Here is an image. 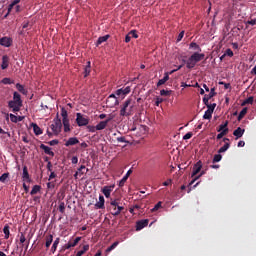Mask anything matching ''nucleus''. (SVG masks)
I'll return each mask as SVG.
<instances>
[{
  "label": "nucleus",
  "mask_w": 256,
  "mask_h": 256,
  "mask_svg": "<svg viewBox=\"0 0 256 256\" xmlns=\"http://www.w3.org/2000/svg\"><path fill=\"white\" fill-rule=\"evenodd\" d=\"M109 211L113 217H119L122 211H125V207L121 203L120 198H110Z\"/></svg>",
  "instance_id": "1"
},
{
  "label": "nucleus",
  "mask_w": 256,
  "mask_h": 256,
  "mask_svg": "<svg viewBox=\"0 0 256 256\" xmlns=\"http://www.w3.org/2000/svg\"><path fill=\"white\" fill-rule=\"evenodd\" d=\"M205 59V54L194 52L187 60H182L185 63L187 69H195L197 63Z\"/></svg>",
  "instance_id": "2"
},
{
  "label": "nucleus",
  "mask_w": 256,
  "mask_h": 256,
  "mask_svg": "<svg viewBox=\"0 0 256 256\" xmlns=\"http://www.w3.org/2000/svg\"><path fill=\"white\" fill-rule=\"evenodd\" d=\"M133 115V100L128 98L120 109V117H130Z\"/></svg>",
  "instance_id": "3"
},
{
  "label": "nucleus",
  "mask_w": 256,
  "mask_h": 256,
  "mask_svg": "<svg viewBox=\"0 0 256 256\" xmlns=\"http://www.w3.org/2000/svg\"><path fill=\"white\" fill-rule=\"evenodd\" d=\"M21 0H12L8 5V13H21Z\"/></svg>",
  "instance_id": "4"
},
{
  "label": "nucleus",
  "mask_w": 256,
  "mask_h": 256,
  "mask_svg": "<svg viewBox=\"0 0 256 256\" xmlns=\"http://www.w3.org/2000/svg\"><path fill=\"white\" fill-rule=\"evenodd\" d=\"M76 123L78 127H87L89 125V117L81 113L76 114Z\"/></svg>",
  "instance_id": "5"
},
{
  "label": "nucleus",
  "mask_w": 256,
  "mask_h": 256,
  "mask_svg": "<svg viewBox=\"0 0 256 256\" xmlns=\"http://www.w3.org/2000/svg\"><path fill=\"white\" fill-rule=\"evenodd\" d=\"M50 127H51L54 135H59V133H61V129L63 127V124L61 123V120L59 119V115H57V118L54 119V123L51 124Z\"/></svg>",
  "instance_id": "6"
},
{
  "label": "nucleus",
  "mask_w": 256,
  "mask_h": 256,
  "mask_svg": "<svg viewBox=\"0 0 256 256\" xmlns=\"http://www.w3.org/2000/svg\"><path fill=\"white\" fill-rule=\"evenodd\" d=\"M8 107L10 109H12L13 113H17V112L21 111V107H23V104H20L19 102H14V101L10 100L8 102Z\"/></svg>",
  "instance_id": "7"
},
{
  "label": "nucleus",
  "mask_w": 256,
  "mask_h": 256,
  "mask_svg": "<svg viewBox=\"0 0 256 256\" xmlns=\"http://www.w3.org/2000/svg\"><path fill=\"white\" fill-rule=\"evenodd\" d=\"M201 169H203V162L198 161L194 166L192 170L191 177H197L199 173H201Z\"/></svg>",
  "instance_id": "8"
},
{
  "label": "nucleus",
  "mask_w": 256,
  "mask_h": 256,
  "mask_svg": "<svg viewBox=\"0 0 256 256\" xmlns=\"http://www.w3.org/2000/svg\"><path fill=\"white\" fill-rule=\"evenodd\" d=\"M0 45L2 47H11L13 45V38L7 36L0 38Z\"/></svg>",
  "instance_id": "9"
},
{
  "label": "nucleus",
  "mask_w": 256,
  "mask_h": 256,
  "mask_svg": "<svg viewBox=\"0 0 256 256\" xmlns=\"http://www.w3.org/2000/svg\"><path fill=\"white\" fill-rule=\"evenodd\" d=\"M113 189H115V185L104 186L102 188V193L106 197V199H109V197H111V193L113 192Z\"/></svg>",
  "instance_id": "10"
},
{
  "label": "nucleus",
  "mask_w": 256,
  "mask_h": 256,
  "mask_svg": "<svg viewBox=\"0 0 256 256\" xmlns=\"http://www.w3.org/2000/svg\"><path fill=\"white\" fill-rule=\"evenodd\" d=\"M130 93H131V87L127 86L126 88H120L116 90L115 95H117L118 97L123 95L125 97V95H129Z\"/></svg>",
  "instance_id": "11"
},
{
  "label": "nucleus",
  "mask_w": 256,
  "mask_h": 256,
  "mask_svg": "<svg viewBox=\"0 0 256 256\" xmlns=\"http://www.w3.org/2000/svg\"><path fill=\"white\" fill-rule=\"evenodd\" d=\"M149 225V219L140 220L136 223V231H141V229H145Z\"/></svg>",
  "instance_id": "12"
},
{
  "label": "nucleus",
  "mask_w": 256,
  "mask_h": 256,
  "mask_svg": "<svg viewBox=\"0 0 256 256\" xmlns=\"http://www.w3.org/2000/svg\"><path fill=\"white\" fill-rule=\"evenodd\" d=\"M40 149H42V151H44V153H45L46 155H50V157H55V152H53V151L51 150V147H49V146H47V145H45V144H41V145H40Z\"/></svg>",
  "instance_id": "13"
},
{
  "label": "nucleus",
  "mask_w": 256,
  "mask_h": 256,
  "mask_svg": "<svg viewBox=\"0 0 256 256\" xmlns=\"http://www.w3.org/2000/svg\"><path fill=\"white\" fill-rule=\"evenodd\" d=\"M22 179L26 183H31V176H29V170L27 169V166L23 167Z\"/></svg>",
  "instance_id": "14"
},
{
  "label": "nucleus",
  "mask_w": 256,
  "mask_h": 256,
  "mask_svg": "<svg viewBox=\"0 0 256 256\" xmlns=\"http://www.w3.org/2000/svg\"><path fill=\"white\" fill-rule=\"evenodd\" d=\"M9 61H10L9 56H7V55L2 56L1 69L3 71H5V69L9 68Z\"/></svg>",
  "instance_id": "15"
},
{
  "label": "nucleus",
  "mask_w": 256,
  "mask_h": 256,
  "mask_svg": "<svg viewBox=\"0 0 256 256\" xmlns=\"http://www.w3.org/2000/svg\"><path fill=\"white\" fill-rule=\"evenodd\" d=\"M79 143V139L77 137H70L66 142H65V147H71L73 145H77Z\"/></svg>",
  "instance_id": "16"
},
{
  "label": "nucleus",
  "mask_w": 256,
  "mask_h": 256,
  "mask_svg": "<svg viewBox=\"0 0 256 256\" xmlns=\"http://www.w3.org/2000/svg\"><path fill=\"white\" fill-rule=\"evenodd\" d=\"M245 134V129L238 127L236 130H234L233 135L236 137V139H241L243 135Z\"/></svg>",
  "instance_id": "17"
},
{
  "label": "nucleus",
  "mask_w": 256,
  "mask_h": 256,
  "mask_svg": "<svg viewBox=\"0 0 256 256\" xmlns=\"http://www.w3.org/2000/svg\"><path fill=\"white\" fill-rule=\"evenodd\" d=\"M96 209H105V197L99 196V201L95 204Z\"/></svg>",
  "instance_id": "18"
},
{
  "label": "nucleus",
  "mask_w": 256,
  "mask_h": 256,
  "mask_svg": "<svg viewBox=\"0 0 256 256\" xmlns=\"http://www.w3.org/2000/svg\"><path fill=\"white\" fill-rule=\"evenodd\" d=\"M169 81V72L164 74V77L160 79L157 83V87H161V85H165Z\"/></svg>",
  "instance_id": "19"
},
{
  "label": "nucleus",
  "mask_w": 256,
  "mask_h": 256,
  "mask_svg": "<svg viewBox=\"0 0 256 256\" xmlns=\"http://www.w3.org/2000/svg\"><path fill=\"white\" fill-rule=\"evenodd\" d=\"M51 243H53V234H49L45 237V247L49 249L51 247Z\"/></svg>",
  "instance_id": "20"
},
{
  "label": "nucleus",
  "mask_w": 256,
  "mask_h": 256,
  "mask_svg": "<svg viewBox=\"0 0 256 256\" xmlns=\"http://www.w3.org/2000/svg\"><path fill=\"white\" fill-rule=\"evenodd\" d=\"M31 127L33 128L35 135H43V130L41 129V127H39V125L32 123Z\"/></svg>",
  "instance_id": "21"
},
{
  "label": "nucleus",
  "mask_w": 256,
  "mask_h": 256,
  "mask_svg": "<svg viewBox=\"0 0 256 256\" xmlns=\"http://www.w3.org/2000/svg\"><path fill=\"white\" fill-rule=\"evenodd\" d=\"M16 103H20L21 105H23V100H21V94H19L18 92H14L13 93V100Z\"/></svg>",
  "instance_id": "22"
},
{
  "label": "nucleus",
  "mask_w": 256,
  "mask_h": 256,
  "mask_svg": "<svg viewBox=\"0 0 256 256\" xmlns=\"http://www.w3.org/2000/svg\"><path fill=\"white\" fill-rule=\"evenodd\" d=\"M106 104L108 107H115V106L119 105V100L113 101V99L108 97L106 100Z\"/></svg>",
  "instance_id": "23"
},
{
  "label": "nucleus",
  "mask_w": 256,
  "mask_h": 256,
  "mask_svg": "<svg viewBox=\"0 0 256 256\" xmlns=\"http://www.w3.org/2000/svg\"><path fill=\"white\" fill-rule=\"evenodd\" d=\"M91 73V61L87 62V65L84 68V77H89Z\"/></svg>",
  "instance_id": "24"
},
{
  "label": "nucleus",
  "mask_w": 256,
  "mask_h": 256,
  "mask_svg": "<svg viewBox=\"0 0 256 256\" xmlns=\"http://www.w3.org/2000/svg\"><path fill=\"white\" fill-rule=\"evenodd\" d=\"M108 39H109V35L99 37L96 42V47H99V45H101L102 43H105V41H107Z\"/></svg>",
  "instance_id": "25"
},
{
  "label": "nucleus",
  "mask_w": 256,
  "mask_h": 256,
  "mask_svg": "<svg viewBox=\"0 0 256 256\" xmlns=\"http://www.w3.org/2000/svg\"><path fill=\"white\" fill-rule=\"evenodd\" d=\"M61 241L60 238H56L55 241L53 242V245L51 247V253H55L57 251V247H59V242Z\"/></svg>",
  "instance_id": "26"
},
{
  "label": "nucleus",
  "mask_w": 256,
  "mask_h": 256,
  "mask_svg": "<svg viewBox=\"0 0 256 256\" xmlns=\"http://www.w3.org/2000/svg\"><path fill=\"white\" fill-rule=\"evenodd\" d=\"M16 89L19 91V93H22V95H27V89L19 83L16 84Z\"/></svg>",
  "instance_id": "27"
},
{
  "label": "nucleus",
  "mask_w": 256,
  "mask_h": 256,
  "mask_svg": "<svg viewBox=\"0 0 256 256\" xmlns=\"http://www.w3.org/2000/svg\"><path fill=\"white\" fill-rule=\"evenodd\" d=\"M107 127V122L101 121L96 125L97 131H103Z\"/></svg>",
  "instance_id": "28"
},
{
  "label": "nucleus",
  "mask_w": 256,
  "mask_h": 256,
  "mask_svg": "<svg viewBox=\"0 0 256 256\" xmlns=\"http://www.w3.org/2000/svg\"><path fill=\"white\" fill-rule=\"evenodd\" d=\"M253 101H254L253 96H250L242 102L241 106L245 107V105H253Z\"/></svg>",
  "instance_id": "29"
},
{
  "label": "nucleus",
  "mask_w": 256,
  "mask_h": 256,
  "mask_svg": "<svg viewBox=\"0 0 256 256\" xmlns=\"http://www.w3.org/2000/svg\"><path fill=\"white\" fill-rule=\"evenodd\" d=\"M87 251H89V245L88 244L84 245L83 249L78 251L76 256H83V255H85V253H87Z\"/></svg>",
  "instance_id": "30"
},
{
  "label": "nucleus",
  "mask_w": 256,
  "mask_h": 256,
  "mask_svg": "<svg viewBox=\"0 0 256 256\" xmlns=\"http://www.w3.org/2000/svg\"><path fill=\"white\" fill-rule=\"evenodd\" d=\"M62 123L64 125V132L69 133V131H71V125L69 124V120H64L62 121Z\"/></svg>",
  "instance_id": "31"
},
{
  "label": "nucleus",
  "mask_w": 256,
  "mask_h": 256,
  "mask_svg": "<svg viewBox=\"0 0 256 256\" xmlns=\"http://www.w3.org/2000/svg\"><path fill=\"white\" fill-rule=\"evenodd\" d=\"M189 49H193L194 51H201V46L195 42H191L189 45Z\"/></svg>",
  "instance_id": "32"
},
{
  "label": "nucleus",
  "mask_w": 256,
  "mask_h": 256,
  "mask_svg": "<svg viewBox=\"0 0 256 256\" xmlns=\"http://www.w3.org/2000/svg\"><path fill=\"white\" fill-rule=\"evenodd\" d=\"M39 191H41V186L40 185H34L30 195H37V193H39Z\"/></svg>",
  "instance_id": "33"
},
{
  "label": "nucleus",
  "mask_w": 256,
  "mask_h": 256,
  "mask_svg": "<svg viewBox=\"0 0 256 256\" xmlns=\"http://www.w3.org/2000/svg\"><path fill=\"white\" fill-rule=\"evenodd\" d=\"M247 111H248L247 107H245L241 110V112L238 115V121H241L243 119V117H245V115H247Z\"/></svg>",
  "instance_id": "34"
},
{
  "label": "nucleus",
  "mask_w": 256,
  "mask_h": 256,
  "mask_svg": "<svg viewBox=\"0 0 256 256\" xmlns=\"http://www.w3.org/2000/svg\"><path fill=\"white\" fill-rule=\"evenodd\" d=\"M61 116H62V121H69L67 110L65 108H61Z\"/></svg>",
  "instance_id": "35"
},
{
  "label": "nucleus",
  "mask_w": 256,
  "mask_h": 256,
  "mask_svg": "<svg viewBox=\"0 0 256 256\" xmlns=\"http://www.w3.org/2000/svg\"><path fill=\"white\" fill-rule=\"evenodd\" d=\"M229 147H231V144L225 143L224 146H222V147L218 150V153H219V154L225 153V151H227V150L229 149Z\"/></svg>",
  "instance_id": "36"
},
{
  "label": "nucleus",
  "mask_w": 256,
  "mask_h": 256,
  "mask_svg": "<svg viewBox=\"0 0 256 256\" xmlns=\"http://www.w3.org/2000/svg\"><path fill=\"white\" fill-rule=\"evenodd\" d=\"M228 125H229V121H226L224 124H221L219 126V129H217L218 133L225 131V129H229L227 128Z\"/></svg>",
  "instance_id": "37"
},
{
  "label": "nucleus",
  "mask_w": 256,
  "mask_h": 256,
  "mask_svg": "<svg viewBox=\"0 0 256 256\" xmlns=\"http://www.w3.org/2000/svg\"><path fill=\"white\" fill-rule=\"evenodd\" d=\"M85 169H86L85 165H81V166L78 168V170L76 171V173H78L79 177H81V175H85V173H87V172H85Z\"/></svg>",
  "instance_id": "38"
},
{
  "label": "nucleus",
  "mask_w": 256,
  "mask_h": 256,
  "mask_svg": "<svg viewBox=\"0 0 256 256\" xmlns=\"http://www.w3.org/2000/svg\"><path fill=\"white\" fill-rule=\"evenodd\" d=\"M118 245H119L118 241L114 242L110 247L106 249V253H111V251H113V249H115Z\"/></svg>",
  "instance_id": "39"
},
{
  "label": "nucleus",
  "mask_w": 256,
  "mask_h": 256,
  "mask_svg": "<svg viewBox=\"0 0 256 256\" xmlns=\"http://www.w3.org/2000/svg\"><path fill=\"white\" fill-rule=\"evenodd\" d=\"M227 133H229V129H225V130H223L222 132H220L218 135H217V137H216V139H223V137H225V135H227Z\"/></svg>",
  "instance_id": "40"
},
{
  "label": "nucleus",
  "mask_w": 256,
  "mask_h": 256,
  "mask_svg": "<svg viewBox=\"0 0 256 256\" xmlns=\"http://www.w3.org/2000/svg\"><path fill=\"white\" fill-rule=\"evenodd\" d=\"M3 233H4V235H5V239H9V235H10V232H9V225L4 226V228H3Z\"/></svg>",
  "instance_id": "41"
},
{
  "label": "nucleus",
  "mask_w": 256,
  "mask_h": 256,
  "mask_svg": "<svg viewBox=\"0 0 256 256\" xmlns=\"http://www.w3.org/2000/svg\"><path fill=\"white\" fill-rule=\"evenodd\" d=\"M163 203L162 202H158L152 209L151 212L155 213V211H159V209H161Z\"/></svg>",
  "instance_id": "42"
},
{
  "label": "nucleus",
  "mask_w": 256,
  "mask_h": 256,
  "mask_svg": "<svg viewBox=\"0 0 256 256\" xmlns=\"http://www.w3.org/2000/svg\"><path fill=\"white\" fill-rule=\"evenodd\" d=\"M7 179H9V173H4L0 176L1 183H5V181H7Z\"/></svg>",
  "instance_id": "43"
},
{
  "label": "nucleus",
  "mask_w": 256,
  "mask_h": 256,
  "mask_svg": "<svg viewBox=\"0 0 256 256\" xmlns=\"http://www.w3.org/2000/svg\"><path fill=\"white\" fill-rule=\"evenodd\" d=\"M213 117V112L207 110L204 115H203V119H211Z\"/></svg>",
  "instance_id": "44"
},
{
  "label": "nucleus",
  "mask_w": 256,
  "mask_h": 256,
  "mask_svg": "<svg viewBox=\"0 0 256 256\" xmlns=\"http://www.w3.org/2000/svg\"><path fill=\"white\" fill-rule=\"evenodd\" d=\"M206 107H208V111H210V113H213L215 111V108L217 107V104L216 103L208 104L206 105Z\"/></svg>",
  "instance_id": "45"
},
{
  "label": "nucleus",
  "mask_w": 256,
  "mask_h": 256,
  "mask_svg": "<svg viewBox=\"0 0 256 256\" xmlns=\"http://www.w3.org/2000/svg\"><path fill=\"white\" fill-rule=\"evenodd\" d=\"M221 159H223V156L221 154H216V155H214L213 163H219V161H221Z\"/></svg>",
  "instance_id": "46"
},
{
  "label": "nucleus",
  "mask_w": 256,
  "mask_h": 256,
  "mask_svg": "<svg viewBox=\"0 0 256 256\" xmlns=\"http://www.w3.org/2000/svg\"><path fill=\"white\" fill-rule=\"evenodd\" d=\"M79 241H81V237H76L73 242H70L71 247H77Z\"/></svg>",
  "instance_id": "47"
},
{
  "label": "nucleus",
  "mask_w": 256,
  "mask_h": 256,
  "mask_svg": "<svg viewBox=\"0 0 256 256\" xmlns=\"http://www.w3.org/2000/svg\"><path fill=\"white\" fill-rule=\"evenodd\" d=\"M128 35H130V37H133L134 39H139V35L137 34V30H131Z\"/></svg>",
  "instance_id": "48"
},
{
  "label": "nucleus",
  "mask_w": 256,
  "mask_h": 256,
  "mask_svg": "<svg viewBox=\"0 0 256 256\" xmlns=\"http://www.w3.org/2000/svg\"><path fill=\"white\" fill-rule=\"evenodd\" d=\"M217 95V92H215V88L210 89V93L208 94V99H213Z\"/></svg>",
  "instance_id": "49"
},
{
  "label": "nucleus",
  "mask_w": 256,
  "mask_h": 256,
  "mask_svg": "<svg viewBox=\"0 0 256 256\" xmlns=\"http://www.w3.org/2000/svg\"><path fill=\"white\" fill-rule=\"evenodd\" d=\"M160 95L162 97H168V95H171V92L168 91V90L163 89V90L160 91Z\"/></svg>",
  "instance_id": "50"
},
{
  "label": "nucleus",
  "mask_w": 256,
  "mask_h": 256,
  "mask_svg": "<svg viewBox=\"0 0 256 256\" xmlns=\"http://www.w3.org/2000/svg\"><path fill=\"white\" fill-rule=\"evenodd\" d=\"M127 179L126 176H124L120 181H119V187H124L125 183H127Z\"/></svg>",
  "instance_id": "51"
},
{
  "label": "nucleus",
  "mask_w": 256,
  "mask_h": 256,
  "mask_svg": "<svg viewBox=\"0 0 256 256\" xmlns=\"http://www.w3.org/2000/svg\"><path fill=\"white\" fill-rule=\"evenodd\" d=\"M59 211L60 213H65V202L59 203Z\"/></svg>",
  "instance_id": "52"
},
{
  "label": "nucleus",
  "mask_w": 256,
  "mask_h": 256,
  "mask_svg": "<svg viewBox=\"0 0 256 256\" xmlns=\"http://www.w3.org/2000/svg\"><path fill=\"white\" fill-rule=\"evenodd\" d=\"M87 129L90 133H95V131H97V126L88 125Z\"/></svg>",
  "instance_id": "53"
},
{
  "label": "nucleus",
  "mask_w": 256,
  "mask_h": 256,
  "mask_svg": "<svg viewBox=\"0 0 256 256\" xmlns=\"http://www.w3.org/2000/svg\"><path fill=\"white\" fill-rule=\"evenodd\" d=\"M2 83L3 85H11L13 82L11 81V78H3Z\"/></svg>",
  "instance_id": "54"
},
{
  "label": "nucleus",
  "mask_w": 256,
  "mask_h": 256,
  "mask_svg": "<svg viewBox=\"0 0 256 256\" xmlns=\"http://www.w3.org/2000/svg\"><path fill=\"white\" fill-rule=\"evenodd\" d=\"M193 137V132H188L183 136V140L187 141V139H191Z\"/></svg>",
  "instance_id": "55"
},
{
  "label": "nucleus",
  "mask_w": 256,
  "mask_h": 256,
  "mask_svg": "<svg viewBox=\"0 0 256 256\" xmlns=\"http://www.w3.org/2000/svg\"><path fill=\"white\" fill-rule=\"evenodd\" d=\"M10 120L12 121V123H17L18 117L15 114H10Z\"/></svg>",
  "instance_id": "56"
},
{
  "label": "nucleus",
  "mask_w": 256,
  "mask_h": 256,
  "mask_svg": "<svg viewBox=\"0 0 256 256\" xmlns=\"http://www.w3.org/2000/svg\"><path fill=\"white\" fill-rule=\"evenodd\" d=\"M224 55H225V56L227 55L228 57H233V50H231L230 48H228V49L225 51Z\"/></svg>",
  "instance_id": "57"
},
{
  "label": "nucleus",
  "mask_w": 256,
  "mask_h": 256,
  "mask_svg": "<svg viewBox=\"0 0 256 256\" xmlns=\"http://www.w3.org/2000/svg\"><path fill=\"white\" fill-rule=\"evenodd\" d=\"M184 36H185V31H181L177 37V43H179V41H181Z\"/></svg>",
  "instance_id": "58"
},
{
  "label": "nucleus",
  "mask_w": 256,
  "mask_h": 256,
  "mask_svg": "<svg viewBox=\"0 0 256 256\" xmlns=\"http://www.w3.org/2000/svg\"><path fill=\"white\" fill-rule=\"evenodd\" d=\"M118 143H128V141L125 139V136L117 137Z\"/></svg>",
  "instance_id": "59"
},
{
  "label": "nucleus",
  "mask_w": 256,
  "mask_h": 256,
  "mask_svg": "<svg viewBox=\"0 0 256 256\" xmlns=\"http://www.w3.org/2000/svg\"><path fill=\"white\" fill-rule=\"evenodd\" d=\"M48 145H51L52 147L55 146V145H59V140L54 139V140H52V141H49V142H48Z\"/></svg>",
  "instance_id": "60"
},
{
  "label": "nucleus",
  "mask_w": 256,
  "mask_h": 256,
  "mask_svg": "<svg viewBox=\"0 0 256 256\" xmlns=\"http://www.w3.org/2000/svg\"><path fill=\"white\" fill-rule=\"evenodd\" d=\"M71 163L73 165H77V163H79V158L77 156H73L71 159Z\"/></svg>",
  "instance_id": "61"
},
{
  "label": "nucleus",
  "mask_w": 256,
  "mask_h": 256,
  "mask_svg": "<svg viewBox=\"0 0 256 256\" xmlns=\"http://www.w3.org/2000/svg\"><path fill=\"white\" fill-rule=\"evenodd\" d=\"M209 99H211V98H209V96L206 94V95H204V98H203V103H204V105H208L209 104Z\"/></svg>",
  "instance_id": "62"
},
{
  "label": "nucleus",
  "mask_w": 256,
  "mask_h": 256,
  "mask_svg": "<svg viewBox=\"0 0 256 256\" xmlns=\"http://www.w3.org/2000/svg\"><path fill=\"white\" fill-rule=\"evenodd\" d=\"M220 85H224V89H231L230 83L220 82Z\"/></svg>",
  "instance_id": "63"
},
{
  "label": "nucleus",
  "mask_w": 256,
  "mask_h": 256,
  "mask_svg": "<svg viewBox=\"0 0 256 256\" xmlns=\"http://www.w3.org/2000/svg\"><path fill=\"white\" fill-rule=\"evenodd\" d=\"M248 25H256V19H252L250 21L247 22Z\"/></svg>",
  "instance_id": "64"
}]
</instances>
